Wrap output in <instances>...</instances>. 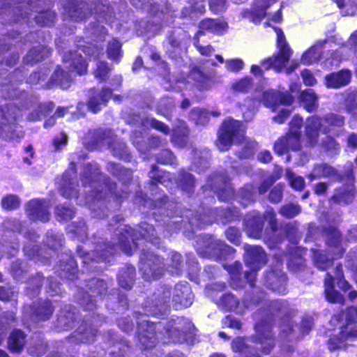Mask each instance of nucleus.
Listing matches in <instances>:
<instances>
[{
    "label": "nucleus",
    "mask_w": 357,
    "mask_h": 357,
    "mask_svg": "<svg viewBox=\"0 0 357 357\" xmlns=\"http://www.w3.org/2000/svg\"><path fill=\"white\" fill-rule=\"evenodd\" d=\"M245 128L243 124L234 119L225 121L218 131L216 146L221 151L229 149L233 142H239L244 139Z\"/></svg>",
    "instance_id": "0eeeda50"
},
{
    "label": "nucleus",
    "mask_w": 357,
    "mask_h": 357,
    "mask_svg": "<svg viewBox=\"0 0 357 357\" xmlns=\"http://www.w3.org/2000/svg\"><path fill=\"white\" fill-rule=\"evenodd\" d=\"M52 82L63 89H68L72 81V75L61 68H56L51 77Z\"/></svg>",
    "instance_id": "a19ab883"
},
{
    "label": "nucleus",
    "mask_w": 357,
    "mask_h": 357,
    "mask_svg": "<svg viewBox=\"0 0 357 357\" xmlns=\"http://www.w3.org/2000/svg\"><path fill=\"white\" fill-rule=\"evenodd\" d=\"M65 68H68V64L70 67V71H77L78 75H83L86 72V63L80 54L77 52H73L71 51L66 53L63 58Z\"/></svg>",
    "instance_id": "5701e85b"
},
{
    "label": "nucleus",
    "mask_w": 357,
    "mask_h": 357,
    "mask_svg": "<svg viewBox=\"0 0 357 357\" xmlns=\"http://www.w3.org/2000/svg\"><path fill=\"white\" fill-rule=\"evenodd\" d=\"M344 124V116L337 114L330 113L322 118L314 115L306 120L305 135L310 144L314 146L318 142L319 132L330 133L333 128H342Z\"/></svg>",
    "instance_id": "39448f33"
},
{
    "label": "nucleus",
    "mask_w": 357,
    "mask_h": 357,
    "mask_svg": "<svg viewBox=\"0 0 357 357\" xmlns=\"http://www.w3.org/2000/svg\"><path fill=\"white\" fill-rule=\"evenodd\" d=\"M50 53V50L46 46L38 45L31 49L24 58L26 63L32 64L38 62L47 57Z\"/></svg>",
    "instance_id": "72a5a7b5"
},
{
    "label": "nucleus",
    "mask_w": 357,
    "mask_h": 357,
    "mask_svg": "<svg viewBox=\"0 0 357 357\" xmlns=\"http://www.w3.org/2000/svg\"><path fill=\"white\" fill-rule=\"evenodd\" d=\"M75 309L68 307L67 310L61 313L57 319L56 326L60 330H68L72 328L77 317Z\"/></svg>",
    "instance_id": "473e14b6"
},
{
    "label": "nucleus",
    "mask_w": 357,
    "mask_h": 357,
    "mask_svg": "<svg viewBox=\"0 0 357 357\" xmlns=\"http://www.w3.org/2000/svg\"><path fill=\"white\" fill-rule=\"evenodd\" d=\"M155 229L146 222H142L137 229H133L130 227L124 226L120 231L118 245L127 255H131L133 248H137L136 242L139 237L151 242L154 245L160 244V238L155 234Z\"/></svg>",
    "instance_id": "20e7f679"
},
{
    "label": "nucleus",
    "mask_w": 357,
    "mask_h": 357,
    "mask_svg": "<svg viewBox=\"0 0 357 357\" xmlns=\"http://www.w3.org/2000/svg\"><path fill=\"white\" fill-rule=\"evenodd\" d=\"M241 198V203L244 206H247L254 201V187L252 184L245 185L238 192Z\"/></svg>",
    "instance_id": "4d7b16f0"
},
{
    "label": "nucleus",
    "mask_w": 357,
    "mask_h": 357,
    "mask_svg": "<svg viewBox=\"0 0 357 357\" xmlns=\"http://www.w3.org/2000/svg\"><path fill=\"white\" fill-rule=\"evenodd\" d=\"M304 107L310 112L315 111L318 107L317 97L312 89L304 91L301 96Z\"/></svg>",
    "instance_id": "c03bdc74"
},
{
    "label": "nucleus",
    "mask_w": 357,
    "mask_h": 357,
    "mask_svg": "<svg viewBox=\"0 0 357 357\" xmlns=\"http://www.w3.org/2000/svg\"><path fill=\"white\" fill-rule=\"evenodd\" d=\"M267 288L279 294L285 292L286 275L280 268L267 273L265 278Z\"/></svg>",
    "instance_id": "6ab92c4d"
},
{
    "label": "nucleus",
    "mask_w": 357,
    "mask_h": 357,
    "mask_svg": "<svg viewBox=\"0 0 357 357\" xmlns=\"http://www.w3.org/2000/svg\"><path fill=\"white\" fill-rule=\"evenodd\" d=\"M81 181L84 186L89 183L93 190L89 191L86 197V204L91 209L93 216L103 218L106 214L105 202L102 199L112 193L116 184L108 178H103L100 175L99 167L97 164H88L84 167Z\"/></svg>",
    "instance_id": "f257e3e1"
},
{
    "label": "nucleus",
    "mask_w": 357,
    "mask_h": 357,
    "mask_svg": "<svg viewBox=\"0 0 357 357\" xmlns=\"http://www.w3.org/2000/svg\"><path fill=\"white\" fill-rule=\"evenodd\" d=\"M278 39V47L279 52L277 55L265 59L261 63V66L265 70L273 68L276 72H280L285 63L289 61L292 51L287 43L284 35L282 30H275Z\"/></svg>",
    "instance_id": "f8f14e48"
},
{
    "label": "nucleus",
    "mask_w": 357,
    "mask_h": 357,
    "mask_svg": "<svg viewBox=\"0 0 357 357\" xmlns=\"http://www.w3.org/2000/svg\"><path fill=\"white\" fill-rule=\"evenodd\" d=\"M215 302L226 311L236 310L239 305L238 298L231 293L223 294L219 299L215 300Z\"/></svg>",
    "instance_id": "4c0bfd02"
},
{
    "label": "nucleus",
    "mask_w": 357,
    "mask_h": 357,
    "mask_svg": "<svg viewBox=\"0 0 357 357\" xmlns=\"http://www.w3.org/2000/svg\"><path fill=\"white\" fill-rule=\"evenodd\" d=\"M199 27L200 30L197 32L198 36L202 35L204 31H209L214 33L220 34L227 29V24L221 20L206 19L199 23Z\"/></svg>",
    "instance_id": "bb28decb"
},
{
    "label": "nucleus",
    "mask_w": 357,
    "mask_h": 357,
    "mask_svg": "<svg viewBox=\"0 0 357 357\" xmlns=\"http://www.w3.org/2000/svg\"><path fill=\"white\" fill-rule=\"evenodd\" d=\"M263 227V218L259 214H255L252 218H248L246 219V231L249 236L255 238H259Z\"/></svg>",
    "instance_id": "7c9ffc66"
},
{
    "label": "nucleus",
    "mask_w": 357,
    "mask_h": 357,
    "mask_svg": "<svg viewBox=\"0 0 357 357\" xmlns=\"http://www.w3.org/2000/svg\"><path fill=\"white\" fill-rule=\"evenodd\" d=\"M289 150L299 151L301 148V132H294L289 131L285 136Z\"/></svg>",
    "instance_id": "6e6d98bb"
},
{
    "label": "nucleus",
    "mask_w": 357,
    "mask_h": 357,
    "mask_svg": "<svg viewBox=\"0 0 357 357\" xmlns=\"http://www.w3.org/2000/svg\"><path fill=\"white\" fill-rule=\"evenodd\" d=\"M1 204L4 210H15L20 206V199L15 195H7L2 198Z\"/></svg>",
    "instance_id": "bf43d9fd"
},
{
    "label": "nucleus",
    "mask_w": 357,
    "mask_h": 357,
    "mask_svg": "<svg viewBox=\"0 0 357 357\" xmlns=\"http://www.w3.org/2000/svg\"><path fill=\"white\" fill-rule=\"evenodd\" d=\"M139 269L146 280L159 279L164 273L162 259L150 252H144L140 258Z\"/></svg>",
    "instance_id": "2eb2a0df"
},
{
    "label": "nucleus",
    "mask_w": 357,
    "mask_h": 357,
    "mask_svg": "<svg viewBox=\"0 0 357 357\" xmlns=\"http://www.w3.org/2000/svg\"><path fill=\"white\" fill-rule=\"evenodd\" d=\"M214 213L211 209H207L204 214L195 215L190 220V223L192 225H195L198 227H203L205 225H211L214 220Z\"/></svg>",
    "instance_id": "49530a36"
},
{
    "label": "nucleus",
    "mask_w": 357,
    "mask_h": 357,
    "mask_svg": "<svg viewBox=\"0 0 357 357\" xmlns=\"http://www.w3.org/2000/svg\"><path fill=\"white\" fill-rule=\"evenodd\" d=\"M63 236L54 234L52 231L47 234L46 243L51 249L56 250L62 246Z\"/></svg>",
    "instance_id": "774afa93"
},
{
    "label": "nucleus",
    "mask_w": 357,
    "mask_h": 357,
    "mask_svg": "<svg viewBox=\"0 0 357 357\" xmlns=\"http://www.w3.org/2000/svg\"><path fill=\"white\" fill-rule=\"evenodd\" d=\"M245 261L251 268V271H246L245 277L251 287L254 286L256 271L266 261V256L264 250L259 246L245 245Z\"/></svg>",
    "instance_id": "ddd939ff"
},
{
    "label": "nucleus",
    "mask_w": 357,
    "mask_h": 357,
    "mask_svg": "<svg viewBox=\"0 0 357 357\" xmlns=\"http://www.w3.org/2000/svg\"><path fill=\"white\" fill-rule=\"evenodd\" d=\"M210 114L202 109L195 108L190 113V119L197 125H206L209 121Z\"/></svg>",
    "instance_id": "603ef678"
},
{
    "label": "nucleus",
    "mask_w": 357,
    "mask_h": 357,
    "mask_svg": "<svg viewBox=\"0 0 357 357\" xmlns=\"http://www.w3.org/2000/svg\"><path fill=\"white\" fill-rule=\"evenodd\" d=\"M195 327L193 324L183 317L169 321L165 328L168 337L174 342H188L194 335Z\"/></svg>",
    "instance_id": "9b49d317"
},
{
    "label": "nucleus",
    "mask_w": 357,
    "mask_h": 357,
    "mask_svg": "<svg viewBox=\"0 0 357 357\" xmlns=\"http://www.w3.org/2000/svg\"><path fill=\"white\" fill-rule=\"evenodd\" d=\"M76 176L75 164L71 162L69 169L63 174L61 183V193L66 198L75 197L77 195L76 185L73 182Z\"/></svg>",
    "instance_id": "aec40b11"
},
{
    "label": "nucleus",
    "mask_w": 357,
    "mask_h": 357,
    "mask_svg": "<svg viewBox=\"0 0 357 357\" xmlns=\"http://www.w3.org/2000/svg\"><path fill=\"white\" fill-rule=\"evenodd\" d=\"M345 319L347 324L342 328L339 337H331L328 340V349L331 351L337 349H344L347 344L346 341H349L351 338L357 337V326L354 324L357 322V308L351 307L347 310Z\"/></svg>",
    "instance_id": "6e6552de"
},
{
    "label": "nucleus",
    "mask_w": 357,
    "mask_h": 357,
    "mask_svg": "<svg viewBox=\"0 0 357 357\" xmlns=\"http://www.w3.org/2000/svg\"><path fill=\"white\" fill-rule=\"evenodd\" d=\"M194 295L187 282L178 283L172 289L167 286L160 287L153 294L151 301L145 305L144 312L149 316L165 314L172 302L176 308L188 307L193 302Z\"/></svg>",
    "instance_id": "f03ea898"
},
{
    "label": "nucleus",
    "mask_w": 357,
    "mask_h": 357,
    "mask_svg": "<svg viewBox=\"0 0 357 357\" xmlns=\"http://www.w3.org/2000/svg\"><path fill=\"white\" fill-rule=\"evenodd\" d=\"M354 198V190L353 180L349 178V183L346 185L340 188L335 190L332 199L340 204H347L351 203Z\"/></svg>",
    "instance_id": "a878e982"
},
{
    "label": "nucleus",
    "mask_w": 357,
    "mask_h": 357,
    "mask_svg": "<svg viewBox=\"0 0 357 357\" xmlns=\"http://www.w3.org/2000/svg\"><path fill=\"white\" fill-rule=\"evenodd\" d=\"M326 242L327 245L333 249V255L331 258L326 257L322 251L312 250L313 255V261L314 265L320 270H326L329 268L333 263V260L338 259L342 256L344 249L340 245V231L335 228H330L325 231Z\"/></svg>",
    "instance_id": "423d86ee"
},
{
    "label": "nucleus",
    "mask_w": 357,
    "mask_h": 357,
    "mask_svg": "<svg viewBox=\"0 0 357 357\" xmlns=\"http://www.w3.org/2000/svg\"><path fill=\"white\" fill-rule=\"evenodd\" d=\"M54 307L50 301H45L34 312L35 317L39 321H45L51 317Z\"/></svg>",
    "instance_id": "8fccbe9b"
},
{
    "label": "nucleus",
    "mask_w": 357,
    "mask_h": 357,
    "mask_svg": "<svg viewBox=\"0 0 357 357\" xmlns=\"http://www.w3.org/2000/svg\"><path fill=\"white\" fill-rule=\"evenodd\" d=\"M135 275V269L132 266H128L122 268L118 277L119 285L125 289H130L133 284Z\"/></svg>",
    "instance_id": "e433bc0d"
},
{
    "label": "nucleus",
    "mask_w": 357,
    "mask_h": 357,
    "mask_svg": "<svg viewBox=\"0 0 357 357\" xmlns=\"http://www.w3.org/2000/svg\"><path fill=\"white\" fill-rule=\"evenodd\" d=\"M268 312L273 314L279 313L282 316L280 324L281 335L288 336L289 340L298 337L297 335H293L296 329H300L298 325H294L291 318L294 315L295 311L290 308L285 301H274L269 304Z\"/></svg>",
    "instance_id": "1a4fd4ad"
},
{
    "label": "nucleus",
    "mask_w": 357,
    "mask_h": 357,
    "mask_svg": "<svg viewBox=\"0 0 357 357\" xmlns=\"http://www.w3.org/2000/svg\"><path fill=\"white\" fill-rule=\"evenodd\" d=\"M178 184L183 191L191 192L195 187V180L193 176L185 171H181L178 178Z\"/></svg>",
    "instance_id": "de8ad7c7"
},
{
    "label": "nucleus",
    "mask_w": 357,
    "mask_h": 357,
    "mask_svg": "<svg viewBox=\"0 0 357 357\" xmlns=\"http://www.w3.org/2000/svg\"><path fill=\"white\" fill-rule=\"evenodd\" d=\"M42 282L45 283L46 291L51 296L58 294L59 293L61 292L59 284L56 280H54L52 278L43 279L41 275H38L32 280V283L36 285L37 290L42 285Z\"/></svg>",
    "instance_id": "ea45409f"
},
{
    "label": "nucleus",
    "mask_w": 357,
    "mask_h": 357,
    "mask_svg": "<svg viewBox=\"0 0 357 357\" xmlns=\"http://www.w3.org/2000/svg\"><path fill=\"white\" fill-rule=\"evenodd\" d=\"M263 101L266 107L275 110L276 107L280 104L285 105H291L293 102V97L289 93L268 91L264 92Z\"/></svg>",
    "instance_id": "4be33fe9"
},
{
    "label": "nucleus",
    "mask_w": 357,
    "mask_h": 357,
    "mask_svg": "<svg viewBox=\"0 0 357 357\" xmlns=\"http://www.w3.org/2000/svg\"><path fill=\"white\" fill-rule=\"evenodd\" d=\"M255 333L251 337H238L231 342V349L236 353L235 357H261L256 350L265 354L271 352L275 345L271 334L270 321L262 319L255 326Z\"/></svg>",
    "instance_id": "7ed1b4c3"
},
{
    "label": "nucleus",
    "mask_w": 357,
    "mask_h": 357,
    "mask_svg": "<svg viewBox=\"0 0 357 357\" xmlns=\"http://www.w3.org/2000/svg\"><path fill=\"white\" fill-rule=\"evenodd\" d=\"M308 178L310 181L321 178H327L333 181H338L341 179V176L338 173V171L331 165L327 163H319L314 166Z\"/></svg>",
    "instance_id": "412c9836"
},
{
    "label": "nucleus",
    "mask_w": 357,
    "mask_h": 357,
    "mask_svg": "<svg viewBox=\"0 0 357 357\" xmlns=\"http://www.w3.org/2000/svg\"><path fill=\"white\" fill-rule=\"evenodd\" d=\"M56 15L55 13L52 10H46L45 12H42L38 13L35 19L37 24L41 26H50L51 25Z\"/></svg>",
    "instance_id": "e2e57ef3"
},
{
    "label": "nucleus",
    "mask_w": 357,
    "mask_h": 357,
    "mask_svg": "<svg viewBox=\"0 0 357 357\" xmlns=\"http://www.w3.org/2000/svg\"><path fill=\"white\" fill-rule=\"evenodd\" d=\"M259 102L253 99H245L239 107L243 111V115L245 121H250L257 109Z\"/></svg>",
    "instance_id": "a18cd8bd"
},
{
    "label": "nucleus",
    "mask_w": 357,
    "mask_h": 357,
    "mask_svg": "<svg viewBox=\"0 0 357 357\" xmlns=\"http://www.w3.org/2000/svg\"><path fill=\"white\" fill-rule=\"evenodd\" d=\"M107 144L112 155L123 160L129 159L127 147L123 142L113 137L110 131L98 132L96 134L93 145L94 148H100Z\"/></svg>",
    "instance_id": "4468645a"
},
{
    "label": "nucleus",
    "mask_w": 357,
    "mask_h": 357,
    "mask_svg": "<svg viewBox=\"0 0 357 357\" xmlns=\"http://www.w3.org/2000/svg\"><path fill=\"white\" fill-rule=\"evenodd\" d=\"M87 291L81 300V305L87 310H93L96 305V301L92 299L93 297L103 295L107 290L106 283L101 280L93 278L87 284Z\"/></svg>",
    "instance_id": "a211bd4d"
},
{
    "label": "nucleus",
    "mask_w": 357,
    "mask_h": 357,
    "mask_svg": "<svg viewBox=\"0 0 357 357\" xmlns=\"http://www.w3.org/2000/svg\"><path fill=\"white\" fill-rule=\"evenodd\" d=\"M54 105L52 102L41 104L38 106V109L29 116V119L31 121L40 120L41 116H45L52 111Z\"/></svg>",
    "instance_id": "052dcab7"
},
{
    "label": "nucleus",
    "mask_w": 357,
    "mask_h": 357,
    "mask_svg": "<svg viewBox=\"0 0 357 357\" xmlns=\"http://www.w3.org/2000/svg\"><path fill=\"white\" fill-rule=\"evenodd\" d=\"M193 158V166L195 170L199 173L204 172L209 167V153L207 151H197L195 150Z\"/></svg>",
    "instance_id": "37998d69"
},
{
    "label": "nucleus",
    "mask_w": 357,
    "mask_h": 357,
    "mask_svg": "<svg viewBox=\"0 0 357 357\" xmlns=\"http://www.w3.org/2000/svg\"><path fill=\"white\" fill-rule=\"evenodd\" d=\"M60 275L69 280H74L77 274V264L68 254H63L60 261Z\"/></svg>",
    "instance_id": "393cba45"
},
{
    "label": "nucleus",
    "mask_w": 357,
    "mask_h": 357,
    "mask_svg": "<svg viewBox=\"0 0 357 357\" xmlns=\"http://www.w3.org/2000/svg\"><path fill=\"white\" fill-rule=\"evenodd\" d=\"M110 70L111 69L108 66L107 63L105 61H98L96 64V68L94 70L93 74L96 79L102 82L107 79Z\"/></svg>",
    "instance_id": "69168bd1"
},
{
    "label": "nucleus",
    "mask_w": 357,
    "mask_h": 357,
    "mask_svg": "<svg viewBox=\"0 0 357 357\" xmlns=\"http://www.w3.org/2000/svg\"><path fill=\"white\" fill-rule=\"evenodd\" d=\"M164 325L161 322L155 323L149 320L142 319L138 323L137 338L141 348L144 349L153 348L159 339L162 333L159 331Z\"/></svg>",
    "instance_id": "9d476101"
},
{
    "label": "nucleus",
    "mask_w": 357,
    "mask_h": 357,
    "mask_svg": "<svg viewBox=\"0 0 357 357\" xmlns=\"http://www.w3.org/2000/svg\"><path fill=\"white\" fill-rule=\"evenodd\" d=\"M322 147L331 154H337L340 151L339 144L331 137L326 136L321 142Z\"/></svg>",
    "instance_id": "338daca9"
},
{
    "label": "nucleus",
    "mask_w": 357,
    "mask_h": 357,
    "mask_svg": "<svg viewBox=\"0 0 357 357\" xmlns=\"http://www.w3.org/2000/svg\"><path fill=\"white\" fill-rule=\"evenodd\" d=\"M142 126L144 128L151 127L167 135L169 132V127L164 123L156 120L154 118L146 117L142 120Z\"/></svg>",
    "instance_id": "5fc2aeb1"
},
{
    "label": "nucleus",
    "mask_w": 357,
    "mask_h": 357,
    "mask_svg": "<svg viewBox=\"0 0 357 357\" xmlns=\"http://www.w3.org/2000/svg\"><path fill=\"white\" fill-rule=\"evenodd\" d=\"M275 0H255L251 13L246 10L243 16L249 17L255 23H258L266 15V10Z\"/></svg>",
    "instance_id": "b1692460"
},
{
    "label": "nucleus",
    "mask_w": 357,
    "mask_h": 357,
    "mask_svg": "<svg viewBox=\"0 0 357 357\" xmlns=\"http://www.w3.org/2000/svg\"><path fill=\"white\" fill-rule=\"evenodd\" d=\"M188 128L184 121H179L178 125L174 130L172 135V142L180 147L187 144Z\"/></svg>",
    "instance_id": "c9c22d12"
},
{
    "label": "nucleus",
    "mask_w": 357,
    "mask_h": 357,
    "mask_svg": "<svg viewBox=\"0 0 357 357\" xmlns=\"http://www.w3.org/2000/svg\"><path fill=\"white\" fill-rule=\"evenodd\" d=\"M112 96V91L108 88L102 90L100 94L93 96L90 98L87 107L89 110L97 113L100 110V106L105 105Z\"/></svg>",
    "instance_id": "c85d7f7f"
},
{
    "label": "nucleus",
    "mask_w": 357,
    "mask_h": 357,
    "mask_svg": "<svg viewBox=\"0 0 357 357\" xmlns=\"http://www.w3.org/2000/svg\"><path fill=\"white\" fill-rule=\"evenodd\" d=\"M92 11V6L84 1L77 2L70 8L69 15L75 21L84 20Z\"/></svg>",
    "instance_id": "2f4dec72"
},
{
    "label": "nucleus",
    "mask_w": 357,
    "mask_h": 357,
    "mask_svg": "<svg viewBox=\"0 0 357 357\" xmlns=\"http://www.w3.org/2000/svg\"><path fill=\"white\" fill-rule=\"evenodd\" d=\"M216 182L222 181L225 184L224 189H220L218 192V197L222 201H229L234 195L233 188L228 184H227V178L220 175L216 177Z\"/></svg>",
    "instance_id": "680f3d73"
},
{
    "label": "nucleus",
    "mask_w": 357,
    "mask_h": 357,
    "mask_svg": "<svg viewBox=\"0 0 357 357\" xmlns=\"http://www.w3.org/2000/svg\"><path fill=\"white\" fill-rule=\"evenodd\" d=\"M301 212V207L298 204H289L282 206L279 213L287 218H292Z\"/></svg>",
    "instance_id": "0e129e2a"
},
{
    "label": "nucleus",
    "mask_w": 357,
    "mask_h": 357,
    "mask_svg": "<svg viewBox=\"0 0 357 357\" xmlns=\"http://www.w3.org/2000/svg\"><path fill=\"white\" fill-rule=\"evenodd\" d=\"M351 73L349 70H341L332 73L326 77V86L331 88H339L345 86L350 82Z\"/></svg>",
    "instance_id": "c756f323"
},
{
    "label": "nucleus",
    "mask_w": 357,
    "mask_h": 357,
    "mask_svg": "<svg viewBox=\"0 0 357 357\" xmlns=\"http://www.w3.org/2000/svg\"><path fill=\"white\" fill-rule=\"evenodd\" d=\"M107 57L113 61H119L121 56V44L116 39L111 40L107 48Z\"/></svg>",
    "instance_id": "864d4df0"
},
{
    "label": "nucleus",
    "mask_w": 357,
    "mask_h": 357,
    "mask_svg": "<svg viewBox=\"0 0 357 357\" xmlns=\"http://www.w3.org/2000/svg\"><path fill=\"white\" fill-rule=\"evenodd\" d=\"M107 169L124 183L130 181L132 178V171L121 167L119 164L108 162Z\"/></svg>",
    "instance_id": "79ce46f5"
},
{
    "label": "nucleus",
    "mask_w": 357,
    "mask_h": 357,
    "mask_svg": "<svg viewBox=\"0 0 357 357\" xmlns=\"http://www.w3.org/2000/svg\"><path fill=\"white\" fill-rule=\"evenodd\" d=\"M50 204L45 199H34L26 204V213L29 219L47 222L50 218Z\"/></svg>",
    "instance_id": "dca6fc26"
},
{
    "label": "nucleus",
    "mask_w": 357,
    "mask_h": 357,
    "mask_svg": "<svg viewBox=\"0 0 357 357\" xmlns=\"http://www.w3.org/2000/svg\"><path fill=\"white\" fill-rule=\"evenodd\" d=\"M114 252V245H111L107 243H99L96 245V249L91 252L83 250L81 246H78L77 248V253L82 259L84 264H88L90 261L96 262L104 261L108 256L113 255Z\"/></svg>",
    "instance_id": "f3484780"
},
{
    "label": "nucleus",
    "mask_w": 357,
    "mask_h": 357,
    "mask_svg": "<svg viewBox=\"0 0 357 357\" xmlns=\"http://www.w3.org/2000/svg\"><path fill=\"white\" fill-rule=\"evenodd\" d=\"M25 340V335L20 330H15L8 338V347L13 352H20L23 349Z\"/></svg>",
    "instance_id": "58836bf2"
},
{
    "label": "nucleus",
    "mask_w": 357,
    "mask_h": 357,
    "mask_svg": "<svg viewBox=\"0 0 357 357\" xmlns=\"http://www.w3.org/2000/svg\"><path fill=\"white\" fill-rule=\"evenodd\" d=\"M252 87V81L251 78L244 77L234 82L231 84V89L237 93H246Z\"/></svg>",
    "instance_id": "13d9d810"
},
{
    "label": "nucleus",
    "mask_w": 357,
    "mask_h": 357,
    "mask_svg": "<svg viewBox=\"0 0 357 357\" xmlns=\"http://www.w3.org/2000/svg\"><path fill=\"white\" fill-rule=\"evenodd\" d=\"M183 266L182 256L176 252H171L169 261L167 264V271L172 275H178Z\"/></svg>",
    "instance_id": "09e8293b"
},
{
    "label": "nucleus",
    "mask_w": 357,
    "mask_h": 357,
    "mask_svg": "<svg viewBox=\"0 0 357 357\" xmlns=\"http://www.w3.org/2000/svg\"><path fill=\"white\" fill-rule=\"evenodd\" d=\"M324 285L326 297L329 302L335 303H343L344 298L340 292L334 289L333 277L329 273L326 274Z\"/></svg>",
    "instance_id": "f704fd0d"
},
{
    "label": "nucleus",
    "mask_w": 357,
    "mask_h": 357,
    "mask_svg": "<svg viewBox=\"0 0 357 357\" xmlns=\"http://www.w3.org/2000/svg\"><path fill=\"white\" fill-rule=\"evenodd\" d=\"M321 54L320 45H316L305 52L301 61L304 64H311L319 60Z\"/></svg>",
    "instance_id": "3c124183"
},
{
    "label": "nucleus",
    "mask_w": 357,
    "mask_h": 357,
    "mask_svg": "<svg viewBox=\"0 0 357 357\" xmlns=\"http://www.w3.org/2000/svg\"><path fill=\"white\" fill-rule=\"evenodd\" d=\"M97 332V328L86 321L79 327L75 336L81 342L90 343L94 341Z\"/></svg>",
    "instance_id": "cd10ccee"
}]
</instances>
